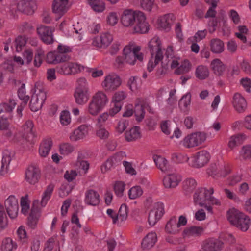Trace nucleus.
<instances>
[{
    "label": "nucleus",
    "mask_w": 251,
    "mask_h": 251,
    "mask_svg": "<svg viewBox=\"0 0 251 251\" xmlns=\"http://www.w3.org/2000/svg\"><path fill=\"white\" fill-rule=\"evenodd\" d=\"M148 47L151 52V59L148 63L147 70L151 72L163 59V56L160 41L158 38L152 39L148 44Z\"/></svg>",
    "instance_id": "f257e3e1"
},
{
    "label": "nucleus",
    "mask_w": 251,
    "mask_h": 251,
    "mask_svg": "<svg viewBox=\"0 0 251 251\" xmlns=\"http://www.w3.org/2000/svg\"><path fill=\"white\" fill-rule=\"evenodd\" d=\"M227 219L232 225L243 231H247L250 226V220L248 216L235 209L229 210L227 213Z\"/></svg>",
    "instance_id": "f03ea898"
},
{
    "label": "nucleus",
    "mask_w": 251,
    "mask_h": 251,
    "mask_svg": "<svg viewBox=\"0 0 251 251\" xmlns=\"http://www.w3.org/2000/svg\"><path fill=\"white\" fill-rule=\"evenodd\" d=\"M213 192L214 189L213 188H210L209 190L203 188L197 189L193 196L195 204L200 206H203L207 203L219 205L220 202L216 201L215 198L211 196Z\"/></svg>",
    "instance_id": "7ed1b4c3"
},
{
    "label": "nucleus",
    "mask_w": 251,
    "mask_h": 251,
    "mask_svg": "<svg viewBox=\"0 0 251 251\" xmlns=\"http://www.w3.org/2000/svg\"><path fill=\"white\" fill-rule=\"evenodd\" d=\"M108 101L106 94L99 91L92 98L89 103L88 111L92 115H97L105 106Z\"/></svg>",
    "instance_id": "20e7f679"
},
{
    "label": "nucleus",
    "mask_w": 251,
    "mask_h": 251,
    "mask_svg": "<svg viewBox=\"0 0 251 251\" xmlns=\"http://www.w3.org/2000/svg\"><path fill=\"white\" fill-rule=\"evenodd\" d=\"M46 99V94L43 86L39 83H36L34 93L30 102L31 110L36 112L40 109Z\"/></svg>",
    "instance_id": "39448f33"
},
{
    "label": "nucleus",
    "mask_w": 251,
    "mask_h": 251,
    "mask_svg": "<svg viewBox=\"0 0 251 251\" xmlns=\"http://www.w3.org/2000/svg\"><path fill=\"white\" fill-rule=\"evenodd\" d=\"M141 50V46L137 45L134 42H130L126 45V63L134 65L137 60L142 62L144 60V54L140 52Z\"/></svg>",
    "instance_id": "423d86ee"
},
{
    "label": "nucleus",
    "mask_w": 251,
    "mask_h": 251,
    "mask_svg": "<svg viewBox=\"0 0 251 251\" xmlns=\"http://www.w3.org/2000/svg\"><path fill=\"white\" fill-rule=\"evenodd\" d=\"M206 139V134L204 132L193 133L184 138L183 145L187 148H194L201 144Z\"/></svg>",
    "instance_id": "0eeeda50"
},
{
    "label": "nucleus",
    "mask_w": 251,
    "mask_h": 251,
    "mask_svg": "<svg viewBox=\"0 0 251 251\" xmlns=\"http://www.w3.org/2000/svg\"><path fill=\"white\" fill-rule=\"evenodd\" d=\"M121 84V80L116 75H109L106 76L101 83V86L107 92H113Z\"/></svg>",
    "instance_id": "6e6552de"
},
{
    "label": "nucleus",
    "mask_w": 251,
    "mask_h": 251,
    "mask_svg": "<svg viewBox=\"0 0 251 251\" xmlns=\"http://www.w3.org/2000/svg\"><path fill=\"white\" fill-rule=\"evenodd\" d=\"M164 213L163 204L161 202L154 203L148 215V223L151 226H153L160 219Z\"/></svg>",
    "instance_id": "1a4fd4ad"
},
{
    "label": "nucleus",
    "mask_w": 251,
    "mask_h": 251,
    "mask_svg": "<svg viewBox=\"0 0 251 251\" xmlns=\"http://www.w3.org/2000/svg\"><path fill=\"white\" fill-rule=\"evenodd\" d=\"M5 207L8 215L11 219L17 217L19 211L18 199L14 196H10L5 201Z\"/></svg>",
    "instance_id": "9d476101"
},
{
    "label": "nucleus",
    "mask_w": 251,
    "mask_h": 251,
    "mask_svg": "<svg viewBox=\"0 0 251 251\" xmlns=\"http://www.w3.org/2000/svg\"><path fill=\"white\" fill-rule=\"evenodd\" d=\"M36 9V2L34 0H22L17 4V10L27 15L33 14Z\"/></svg>",
    "instance_id": "9b49d317"
},
{
    "label": "nucleus",
    "mask_w": 251,
    "mask_h": 251,
    "mask_svg": "<svg viewBox=\"0 0 251 251\" xmlns=\"http://www.w3.org/2000/svg\"><path fill=\"white\" fill-rule=\"evenodd\" d=\"M25 175L26 181L30 184L34 185L39 181L40 170L37 166L32 165L26 169Z\"/></svg>",
    "instance_id": "f8f14e48"
},
{
    "label": "nucleus",
    "mask_w": 251,
    "mask_h": 251,
    "mask_svg": "<svg viewBox=\"0 0 251 251\" xmlns=\"http://www.w3.org/2000/svg\"><path fill=\"white\" fill-rule=\"evenodd\" d=\"M150 29V25L146 21V17L143 13H139V19L135 25L131 29L130 33L145 34L147 33Z\"/></svg>",
    "instance_id": "ddd939ff"
},
{
    "label": "nucleus",
    "mask_w": 251,
    "mask_h": 251,
    "mask_svg": "<svg viewBox=\"0 0 251 251\" xmlns=\"http://www.w3.org/2000/svg\"><path fill=\"white\" fill-rule=\"evenodd\" d=\"M209 153L202 150L197 152L194 156L192 166L195 168H201L206 164L210 159Z\"/></svg>",
    "instance_id": "4468645a"
},
{
    "label": "nucleus",
    "mask_w": 251,
    "mask_h": 251,
    "mask_svg": "<svg viewBox=\"0 0 251 251\" xmlns=\"http://www.w3.org/2000/svg\"><path fill=\"white\" fill-rule=\"evenodd\" d=\"M113 40L112 35L108 33H104L100 36L94 38L92 45L98 48H105L107 47Z\"/></svg>",
    "instance_id": "2eb2a0df"
},
{
    "label": "nucleus",
    "mask_w": 251,
    "mask_h": 251,
    "mask_svg": "<svg viewBox=\"0 0 251 251\" xmlns=\"http://www.w3.org/2000/svg\"><path fill=\"white\" fill-rule=\"evenodd\" d=\"M37 32L41 39L45 43L50 44L53 43V30L50 27L41 25L37 28Z\"/></svg>",
    "instance_id": "dca6fc26"
},
{
    "label": "nucleus",
    "mask_w": 251,
    "mask_h": 251,
    "mask_svg": "<svg viewBox=\"0 0 251 251\" xmlns=\"http://www.w3.org/2000/svg\"><path fill=\"white\" fill-rule=\"evenodd\" d=\"M38 203V200L33 201L31 211L28 218V225L32 229L36 227L40 216V208L37 206Z\"/></svg>",
    "instance_id": "f3484780"
},
{
    "label": "nucleus",
    "mask_w": 251,
    "mask_h": 251,
    "mask_svg": "<svg viewBox=\"0 0 251 251\" xmlns=\"http://www.w3.org/2000/svg\"><path fill=\"white\" fill-rule=\"evenodd\" d=\"M68 0H54L52 11L59 17L64 15L68 10Z\"/></svg>",
    "instance_id": "a211bd4d"
},
{
    "label": "nucleus",
    "mask_w": 251,
    "mask_h": 251,
    "mask_svg": "<svg viewBox=\"0 0 251 251\" xmlns=\"http://www.w3.org/2000/svg\"><path fill=\"white\" fill-rule=\"evenodd\" d=\"M232 104L235 110L239 113L243 112L247 106L246 100L238 93H236L234 95Z\"/></svg>",
    "instance_id": "6ab92c4d"
},
{
    "label": "nucleus",
    "mask_w": 251,
    "mask_h": 251,
    "mask_svg": "<svg viewBox=\"0 0 251 251\" xmlns=\"http://www.w3.org/2000/svg\"><path fill=\"white\" fill-rule=\"evenodd\" d=\"M142 13L138 11H134L132 9H126V28L130 33L131 29L133 27L139 19V13Z\"/></svg>",
    "instance_id": "aec40b11"
},
{
    "label": "nucleus",
    "mask_w": 251,
    "mask_h": 251,
    "mask_svg": "<svg viewBox=\"0 0 251 251\" xmlns=\"http://www.w3.org/2000/svg\"><path fill=\"white\" fill-rule=\"evenodd\" d=\"M88 133V126L86 125H82L71 133L70 139L72 141H76L85 138Z\"/></svg>",
    "instance_id": "412c9836"
},
{
    "label": "nucleus",
    "mask_w": 251,
    "mask_h": 251,
    "mask_svg": "<svg viewBox=\"0 0 251 251\" xmlns=\"http://www.w3.org/2000/svg\"><path fill=\"white\" fill-rule=\"evenodd\" d=\"M223 243L216 239H209L203 242L202 249L205 251H218L221 249Z\"/></svg>",
    "instance_id": "4be33fe9"
},
{
    "label": "nucleus",
    "mask_w": 251,
    "mask_h": 251,
    "mask_svg": "<svg viewBox=\"0 0 251 251\" xmlns=\"http://www.w3.org/2000/svg\"><path fill=\"white\" fill-rule=\"evenodd\" d=\"M100 201V195L97 191L90 189L86 192L85 202L87 204L96 206L99 204Z\"/></svg>",
    "instance_id": "5701e85b"
},
{
    "label": "nucleus",
    "mask_w": 251,
    "mask_h": 251,
    "mask_svg": "<svg viewBox=\"0 0 251 251\" xmlns=\"http://www.w3.org/2000/svg\"><path fill=\"white\" fill-rule=\"evenodd\" d=\"M181 181L180 176L176 174H171L165 176L163 179V184L166 188L176 187Z\"/></svg>",
    "instance_id": "b1692460"
},
{
    "label": "nucleus",
    "mask_w": 251,
    "mask_h": 251,
    "mask_svg": "<svg viewBox=\"0 0 251 251\" xmlns=\"http://www.w3.org/2000/svg\"><path fill=\"white\" fill-rule=\"evenodd\" d=\"M107 214L113 219L114 223L117 221L124 222L126 219V204L121 205L117 214H114V211L111 209H107Z\"/></svg>",
    "instance_id": "393cba45"
},
{
    "label": "nucleus",
    "mask_w": 251,
    "mask_h": 251,
    "mask_svg": "<svg viewBox=\"0 0 251 251\" xmlns=\"http://www.w3.org/2000/svg\"><path fill=\"white\" fill-rule=\"evenodd\" d=\"M74 97L76 102L79 104H83L88 101L89 95L88 91L86 90H82L80 88H76L75 92Z\"/></svg>",
    "instance_id": "a878e982"
},
{
    "label": "nucleus",
    "mask_w": 251,
    "mask_h": 251,
    "mask_svg": "<svg viewBox=\"0 0 251 251\" xmlns=\"http://www.w3.org/2000/svg\"><path fill=\"white\" fill-rule=\"evenodd\" d=\"M12 155V153L8 150L3 151L0 172L1 175H4L7 173L9 164L11 161Z\"/></svg>",
    "instance_id": "bb28decb"
},
{
    "label": "nucleus",
    "mask_w": 251,
    "mask_h": 251,
    "mask_svg": "<svg viewBox=\"0 0 251 251\" xmlns=\"http://www.w3.org/2000/svg\"><path fill=\"white\" fill-rule=\"evenodd\" d=\"M157 241V236L155 233L151 232L148 234L143 239L142 242V247L143 249H149L152 248Z\"/></svg>",
    "instance_id": "cd10ccee"
},
{
    "label": "nucleus",
    "mask_w": 251,
    "mask_h": 251,
    "mask_svg": "<svg viewBox=\"0 0 251 251\" xmlns=\"http://www.w3.org/2000/svg\"><path fill=\"white\" fill-rule=\"evenodd\" d=\"M142 137L140 127L135 126L126 132V141L134 142L141 139Z\"/></svg>",
    "instance_id": "c85d7f7f"
},
{
    "label": "nucleus",
    "mask_w": 251,
    "mask_h": 251,
    "mask_svg": "<svg viewBox=\"0 0 251 251\" xmlns=\"http://www.w3.org/2000/svg\"><path fill=\"white\" fill-rule=\"evenodd\" d=\"M210 47L211 51L214 53H221L224 50V44L223 42L218 38L211 40Z\"/></svg>",
    "instance_id": "c756f323"
},
{
    "label": "nucleus",
    "mask_w": 251,
    "mask_h": 251,
    "mask_svg": "<svg viewBox=\"0 0 251 251\" xmlns=\"http://www.w3.org/2000/svg\"><path fill=\"white\" fill-rule=\"evenodd\" d=\"M52 145V140L50 138H47L43 140L40 145L39 152L42 157H46Z\"/></svg>",
    "instance_id": "7c9ffc66"
},
{
    "label": "nucleus",
    "mask_w": 251,
    "mask_h": 251,
    "mask_svg": "<svg viewBox=\"0 0 251 251\" xmlns=\"http://www.w3.org/2000/svg\"><path fill=\"white\" fill-rule=\"evenodd\" d=\"M174 16L172 14H168L162 17L159 23L160 27L167 31L170 30L173 22Z\"/></svg>",
    "instance_id": "2f4dec72"
},
{
    "label": "nucleus",
    "mask_w": 251,
    "mask_h": 251,
    "mask_svg": "<svg viewBox=\"0 0 251 251\" xmlns=\"http://www.w3.org/2000/svg\"><path fill=\"white\" fill-rule=\"evenodd\" d=\"M211 66L214 73L218 75H222L226 69L225 66L219 59H214L211 63Z\"/></svg>",
    "instance_id": "473e14b6"
},
{
    "label": "nucleus",
    "mask_w": 251,
    "mask_h": 251,
    "mask_svg": "<svg viewBox=\"0 0 251 251\" xmlns=\"http://www.w3.org/2000/svg\"><path fill=\"white\" fill-rule=\"evenodd\" d=\"M165 230L170 234H175L179 232L178 228L176 225V217H172L167 223Z\"/></svg>",
    "instance_id": "72a5a7b5"
},
{
    "label": "nucleus",
    "mask_w": 251,
    "mask_h": 251,
    "mask_svg": "<svg viewBox=\"0 0 251 251\" xmlns=\"http://www.w3.org/2000/svg\"><path fill=\"white\" fill-rule=\"evenodd\" d=\"M54 185L53 184H50L44 192L40 202V204L42 207H44L46 205L48 201L51 197Z\"/></svg>",
    "instance_id": "f704fd0d"
},
{
    "label": "nucleus",
    "mask_w": 251,
    "mask_h": 251,
    "mask_svg": "<svg viewBox=\"0 0 251 251\" xmlns=\"http://www.w3.org/2000/svg\"><path fill=\"white\" fill-rule=\"evenodd\" d=\"M16 105L15 100L10 99L9 102H3L0 104V114L3 112H11Z\"/></svg>",
    "instance_id": "c9c22d12"
},
{
    "label": "nucleus",
    "mask_w": 251,
    "mask_h": 251,
    "mask_svg": "<svg viewBox=\"0 0 251 251\" xmlns=\"http://www.w3.org/2000/svg\"><path fill=\"white\" fill-rule=\"evenodd\" d=\"M153 160L155 162L157 167L162 172H165L167 170V161L165 158L160 156L154 155Z\"/></svg>",
    "instance_id": "e433bc0d"
},
{
    "label": "nucleus",
    "mask_w": 251,
    "mask_h": 251,
    "mask_svg": "<svg viewBox=\"0 0 251 251\" xmlns=\"http://www.w3.org/2000/svg\"><path fill=\"white\" fill-rule=\"evenodd\" d=\"M197 183L195 179L187 178L183 182V189L186 193H191L196 188Z\"/></svg>",
    "instance_id": "4c0bfd02"
},
{
    "label": "nucleus",
    "mask_w": 251,
    "mask_h": 251,
    "mask_svg": "<svg viewBox=\"0 0 251 251\" xmlns=\"http://www.w3.org/2000/svg\"><path fill=\"white\" fill-rule=\"evenodd\" d=\"M191 95L188 93L184 95L179 101V106L184 112L187 111V107L191 102Z\"/></svg>",
    "instance_id": "58836bf2"
},
{
    "label": "nucleus",
    "mask_w": 251,
    "mask_h": 251,
    "mask_svg": "<svg viewBox=\"0 0 251 251\" xmlns=\"http://www.w3.org/2000/svg\"><path fill=\"white\" fill-rule=\"evenodd\" d=\"M197 77L200 79H204L209 75L208 68L204 66H199L197 67L196 71Z\"/></svg>",
    "instance_id": "ea45409f"
},
{
    "label": "nucleus",
    "mask_w": 251,
    "mask_h": 251,
    "mask_svg": "<svg viewBox=\"0 0 251 251\" xmlns=\"http://www.w3.org/2000/svg\"><path fill=\"white\" fill-rule=\"evenodd\" d=\"M74 150V146L68 143H62L59 146L60 153L64 155H68L72 152Z\"/></svg>",
    "instance_id": "a19ab883"
},
{
    "label": "nucleus",
    "mask_w": 251,
    "mask_h": 251,
    "mask_svg": "<svg viewBox=\"0 0 251 251\" xmlns=\"http://www.w3.org/2000/svg\"><path fill=\"white\" fill-rule=\"evenodd\" d=\"M202 231V228L194 226L186 228L183 231V233L189 236H198L201 234Z\"/></svg>",
    "instance_id": "79ce46f5"
},
{
    "label": "nucleus",
    "mask_w": 251,
    "mask_h": 251,
    "mask_svg": "<svg viewBox=\"0 0 251 251\" xmlns=\"http://www.w3.org/2000/svg\"><path fill=\"white\" fill-rule=\"evenodd\" d=\"M16 245H14L13 241L9 238L4 239L1 245V251H12L13 248H16Z\"/></svg>",
    "instance_id": "37998d69"
},
{
    "label": "nucleus",
    "mask_w": 251,
    "mask_h": 251,
    "mask_svg": "<svg viewBox=\"0 0 251 251\" xmlns=\"http://www.w3.org/2000/svg\"><path fill=\"white\" fill-rule=\"evenodd\" d=\"M7 226V219L4 208L0 204V230L4 229Z\"/></svg>",
    "instance_id": "c03bdc74"
},
{
    "label": "nucleus",
    "mask_w": 251,
    "mask_h": 251,
    "mask_svg": "<svg viewBox=\"0 0 251 251\" xmlns=\"http://www.w3.org/2000/svg\"><path fill=\"white\" fill-rule=\"evenodd\" d=\"M134 113L136 117V120L138 122H141L145 117V110L143 109L142 107L140 106V104L139 103H136L135 105Z\"/></svg>",
    "instance_id": "a18cd8bd"
},
{
    "label": "nucleus",
    "mask_w": 251,
    "mask_h": 251,
    "mask_svg": "<svg viewBox=\"0 0 251 251\" xmlns=\"http://www.w3.org/2000/svg\"><path fill=\"white\" fill-rule=\"evenodd\" d=\"M142 190L140 186H137L131 188L128 192V196L130 199H135L142 195Z\"/></svg>",
    "instance_id": "49530a36"
},
{
    "label": "nucleus",
    "mask_w": 251,
    "mask_h": 251,
    "mask_svg": "<svg viewBox=\"0 0 251 251\" xmlns=\"http://www.w3.org/2000/svg\"><path fill=\"white\" fill-rule=\"evenodd\" d=\"M26 44V40L24 37L18 36L16 38L14 42V46L16 51L18 52L22 51L23 48Z\"/></svg>",
    "instance_id": "de8ad7c7"
},
{
    "label": "nucleus",
    "mask_w": 251,
    "mask_h": 251,
    "mask_svg": "<svg viewBox=\"0 0 251 251\" xmlns=\"http://www.w3.org/2000/svg\"><path fill=\"white\" fill-rule=\"evenodd\" d=\"M125 183L122 181H117L114 186L115 192L117 196L122 197L124 195Z\"/></svg>",
    "instance_id": "09e8293b"
},
{
    "label": "nucleus",
    "mask_w": 251,
    "mask_h": 251,
    "mask_svg": "<svg viewBox=\"0 0 251 251\" xmlns=\"http://www.w3.org/2000/svg\"><path fill=\"white\" fill-rule=\"evenodd\" d=\"M115 162H114V159L109 157L106 161L102 164L101 166V172L104 173L111 169V168L115 165Z\"/></svg>",
    "instance_id": "8fccbe9b"
},
{
    "label": "nucleus",
    "mask_w": 251,
    "mask_h": 251,
    "mask_svg": "<svg viewBox=\"0 0 251 251\" xmlns=\"http://www.w3.org/2000/svg\"><path fill=\"white\" fill-rule=\"evenodd\" d=\"M224 18L223 16L216 17L215 19L210 20L209 21L208 25L210 26L209 32L213 33L216 30V27L218 26V23L221 20H223Z\"/></svg>",
    "instance_id": "3c124183"
},
{
    "label": "nucleus",
    "mask_w": 251,
    "mask_h": 251,
    "mask_svg": "<svg viewBox=\"0 0 251 251\" xmlns=\"http://www.w3.org/2000/svg\"><path fill=\"white\" fill-rule=\"evenodd\" d=\"M92 8L96 12H100L105 9V4L102 1L98 0L90 4Z\"/></svg>",
    "instance_id": "603ef678"
},
{
    "label": "nucleus",
    "mask_w": 251,
    "mask_h": 251,
    "mask_svg": "<svg viewBox=\"0 0 251 251\" xmlns=\"http://www.w3.org/2000/svg\"><path fill=\"white\" fill-rule=\"evenodd\" d=\"M60 120L61 123L65 126L68 125L71 122L70 113L67 111H63L61 112Z\"/></svg>",
    "instance_id": "864d4df0"
},
{
    "label": "nucleus",
    "mask_w": 251,
    "mask_h": 251,
    "mask_svg": "<svg viewBox=\"0 0 251 251\" xmlns=\"http://www.w3.org/2000/svg\"><path fill=\"white\" fill-rule=\"evenodd\" d=\"M118 19L115 12H110L106 18L107 24L111 26H114L118 22Z\"/></svg>",
    "instance_id": "5fc2aeb1"
},
{
    "label": "nucleus",
    "mask_w": 251,
    "mask_h": 251,
    "mask_svg": "<svg viewBox=\"0 0 251 251\" xmlns=\"http://www.w3.org/2000/svg\"><path fill=\"white\" fill-rule=\"evenodd\" d=\"M224 192L226 194V197L230 200H233L236 202L240 201V199L237 194L234 192L231 191L227 188H225Z\"/></svg>",
    "instance_id": "6e6d98bb"
},
{
    "label": "nucleus",
    "mask_w": 251,
    "mask_h": 251,
    "mask_svg": "<svg viewBox=\"0 0 251 251\" xmlns=\"http://www.w3.org/2000/svg\"><path fill=\"white\" fill-rule=\"evenodd\" d=\"M154 0H141L140 5L145 10L151 11L153 5Z\"/></svg>",
    "instance_id": "4d7b16f0"
},
{
    "label": "nucleus",
    "mask_w": 251,
    "mask_h": 251,
    "mask_svg": "<svg viewBox=\"0 0 251 251\" xmlns=\"http://www.w3.org/2000/svg\"><path fill=\"white\" fill-rule=\"evenodd\" d=\"M134 167L135 165L132 162L126 161V174L132 177L137 176L138 173Z\"/></svg>",
    "instance_id": "13d9d810"
},
{
    "label": "nucleus",
    "mask_w": 251,
    "mask_h": 251,
    "mask_svg": "<svg viewBox=\"0 0 251 251\" xmlns=\"http://www.w3.org/2000/svg\"><path fill=\"white\" fill-rule=\"evenodd\" d=\"M44 56V52L41 50H39L35 54L34 60V64L36 67H39L42 63V58Z\"/></svg>",
    "instance_id": "bf43d9fd"
},
{
    "label": "nucleus",
    "mask_w": 251,
    "mask_h": 251,
    "mask_svg": "<svg viewBox=\"0 0 251 251\" xmlns=\"http://www.w3.org/2000/svg\"><path fill=\"white\" fill-rule=\"evenodd\" d=\"M56 64L66 62L70 59V57L67 54L55 52Z\"/></svg>",
    "instance_id": "052dcab7"
},
{
    "label": "nucleus",
    "mask_w": 251,
    "mask_h": 251,
    "mask_svg": "<svg viewBox=\"0 0 251 251\" xmlns=\"http://www.w3.org/2000/svg\"><path fill=\"white\" fill-rule=\"evenodd\" d=\"M56 238L51 237L49 238L45 244L44 251H51L55 243Z\"/></svg>",
    "instance_id": "680f3d73"
},
{
    "label": "nucleus",
    "mask_w": 251,
    "mask_h": 251,
    "mask_svg": "<svg viewBox=\"0 0 251 251\" xmlns=\"http://www.w3.org/2000/svg\"><path fill=\"white\" fill-rule=\"evenodd\" d=\"M77 174L75 170L67 171L64 174V178L68 181L71 182L75 179Z\"/></svg>",
    "instance_id": "e2e57ef3"
},
{
    "label": "nucleus",
    "mask_w": 251,
    "mask_h": 251,
    "mask_svg": "<svg viewBox=\"0 0 251 251\" xmlns=\"http://www.w3.org/2000/svg\"><path fill=\"white\" fill-rule=\"evenodd\" d=\"M249 190V186L247 182L241 183L238 188V194L241 196H245Z\"/></svg>",
    "instance_id": "0e129e2a"
},
{
    "label": "nucleus",
    "mask_w": 251,
    "mask_h": 251,
    "mask_svg": "<svg viewBox=\"0 0 251 251\" xmlns=\"http://www.w3.org/2000/svg\"><path fill=\"white\" fill-rule=\"evenodd\" d=\"M242 135H237L233 136L230 138L228 143V146L230 148H233L236 145L237 143H239L242 139Z\"/></svg>",
    "instance_id": "69168bd1"
},
{
    "label": "nucleus",
    "mask_w": 251,
    "mask_h": 251,
    "mask_svg": "<svg viewBox=\"0 0 251 251\" xmlns=\"http://www.w3.org/2000/svg\"><path fill=\"white\" fill-rule=\"evenodd\" d=\"M59 72L64 75H71L70 62H67L62 65Z\"/></svg>",
    "instance_id": "338daca9"
},
{
    "label": "nucleus",
    "mask_w": 251,
    "mask_h": 251,
    "mask_svg": "<svg viewBox=\"0 0 251 251\" xmlns=\"http://www.w3.org/2000/svg\"><path fill=\"white\" fill-rule=\"evenodd\" d=\"M125 60L126 57L124 54L122 56H118L115 60V66L119 69L124 68Z\"/></svg>",
    "instance_id": "774afa93"
}]
</instances>
